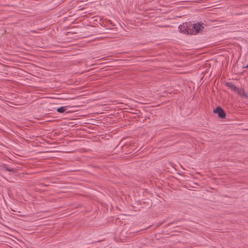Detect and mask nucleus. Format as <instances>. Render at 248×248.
Returning a JSON list of instances; mask_svg holds the SVG:
<instances>
[{
  "label": "nucleus",
  "mask_w": 248,
  "mask_h": 248,
  "mask_svg": "<svg viewBox=\"0 0 248 248\" xmlns=\"http://www.w3.org/2000/svg\"><path fill=\"white\" fill-rule=\"evenodd\" d=\"M189 34H196L198 33L200 31H202L204 28L205 25L203 23L197 22L196 23L192 24L190 22Z\"/></svg>",
  "instance_id": "f257e3e1"
},
{
  "label": "nucleus",
  "mask_w": 248,
  "mask_h": 248,
  "mask_svg": "<svg viewBox=\"0 0 248 248\" xmlns=\"http://www.w3.org/2000/svg\"><path fill=\"white\" fill-rule=\"evenodd\" d=\"M190 22H185L183 23L182 25H180L178 27V29L180 31L185 33V34H189L190 29Z\"/></svg>",
  "instance_id": "f03ea898"
},
{
  "label": "nucleus",
  "mask_w": 248,
  "mask_h": 248,
  "mask_svg": "<svg viewBox=\"0 0 248 248\" xmlns=\"http://www.w3.org/2000/svg\"><path fill=\"white\" fill-rule=\"evenodd\" d=\"M0 170L9 172L11 174L17 172V169L9 167L7 165L5 164H2L0 165Z\"/></svg>",
  "instance_id": "7ed1b4c3"
},
{
  "label": "nucleus",
  "mask_w": 248,
  "mask_h": 248,
  "mask_svg": "<svg viewBox=\"0 0 248 248\" xmlns=\"http://www.w3.org/2000/svg\"><path fill=\"white\" fill-rule=\"evenodd\" d=\"M213 112L217 114L218 117L222 119L225 118L226 116L225 111L220 107H217L214 109Z\"/></svg>",
  "instance_id": "20e7f679"
},
{
  "label": "nucleus",
  "mask_w": 248,
  "mask_h": 248,
  "mask_svg": "<svg viewBox=\"0 0 248 248\" xmlns=\"http://www.w3.org/2000/svg\"><path fill=\"white\" fill-rule=\"evenodd\" d=\"M236 93H237L239 95L243 96L245 98H246V95H247V94L243 89H239L237 88V90L235 91Z\"/></svg>",
  "instance_id": "39448f33"
},
{
  "label": "nucleus",
  "mask_w": 248,
  "mask_h": 248,
  "mask_svg": "<svg viewBox=\"0 0 248 248\" xmlns=\"http://www.w3.org/2000/svg\"><path fill=\"white\" fill-rule=\"evenodd\" d=\"M226 86H227L229 88L232 90L233 91L235 92L236 90H237V87H236L232 82H227L226 83Z\"/></svg>",
  "instance_id": "423d86ee"
},
{
  "label": "nucleus",
  "mask_w": 248,
  "mask_h": 248,
  "mask_svg": "<svg viewBox=\"0 0 248 248\" xmlns=\"http://www.w3.org/2000/svg\"><path fill=\"white\" fill-rule=\"evenodd\" d=\"M68 108L67 106L61 107L57 109V111L59 113H63L67 110Z\"/></svg>",
  "instance_id": "0eeeda50"
},
{
  "label": "nucleus",
  "mask_w": 248,
  "mask_h": 248,
  "mask_svg": "<svg viewBox=\"0 0 248 248\" xmlns=\"http://www.w3.org/2000/svg\"><path fill=\"white\" fill-rule=\"evenodd\" d=\"M106 24H107V26H108L109 29H111V27L112 26H114V25L113 24L112 21L110 20H107L106 21Z\"/></svg>",
  "instance_id": "6e6552de"
},
{
  "label": "nucleus",
  "mask_w": 248,
  "mask_h": 248,
  "mask_svg": "<svg viewBox=\"0 0 248 248\" xmlns=\"http://www.w3.org/2000/svg\"><path fill=\"white\" fill-rule=\"evenodd\" d=\"M173 223V222H170V223H169L168 224V225H167V226H170V224H172V223Z\"/></svg>",
  "instance_id": "1a4fd4ad"
},
{
  "label": "nucleus",
  "mask_w": 248,
  "mask_h": 248,
  "mask_svg": "<svg viewBox=\"0 0 248 248\" xmlns=\"http://www.w3.org/2000/svg\"><path fill=\"white\" fill-rule=\"evenodd\" d=\"M246 98L248 99V94H247V95H246Z\"/></svg>",
  "instance_id": "9d476101"
},
{
  "label": "nucleus",
  "mask_w": 248,
  "mask_h": 248,
  "mask_svg": "<svg viewBox=\"0 0 248 248\" xmlns=\"http://www.w3.org/2000/svg\"><path fill=\"white\" fill-rule=\"evenodd\" d=\"M246 68H248V64L247 65V66H246L245 67Z\"/></svg>",
  "instance_id": "9b49d317"
}]
</instances>
